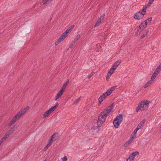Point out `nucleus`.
<instances>
[{"label":"nucleus","instance_id":"44","mask_svg":"<svg viewBox=\"0 0 161 161\" xmlns=\"http://www.w3.org/2000/svg\"><path fill=\"white\" fill-rule=\"evenodd\" d=\"M48 148L47 147H46V146L44 148L43 150L44 151H46L47 149Z\"/></svg>","mask_w":161,"mask_h":161},{"label":"nucleus","instance_id":"29","mask_svg":"<svg viewBox=\"0 0 161 161\" xmlns=\"http://www.w3.org/2000/svg\"><path fill=\"white\" fill-rule=\"evenodd\" d=\"M139 130L138 129V128H136V129L134 130V131L133 132V133L134 134V136L135 137L136 136V134L137 132V130Z\"/></svg>","mask_w":161,"mask_h":161},{"label":"nucleus","instance_id":"25","mask_svg":"<svg viewBox=\"0 0 161 161\" xmlns=\"http://www.w3.org/2000/svg\"><path fill=\"white\" fill-rule=\"evenodd\" d=\"M115 66L114 65V64H113L112 67H111V69H110V70L112 72H114V70L116 69L117 68L115 67Z\"/></svg>","mask_w":161,"mask_h":161},{"label":"nucleus","instance_id":"17","mask_svg":"<svg viewBox=\"0 0 161 161\" xmlns=\"http://www.w3.org/2000/svg\"><path fill=\"white\" fill-rule=\"evenodd\" d=\"M112 91L111 89L110 88L108 89L106 92L103 93L106 96H108L110 95L112 92Z\"/></svg>","mask_w":161,"mask_h":161},{"label":"nucleus","instance_id":"27","mask_svg":"<svg viewBox=\"0 0 161 161\" xmlns=\"http://www.w3.org/2000/svg\"><path fill=\"white\" fill-rule=\"evenodd\" d=\"M58 134L57 133H54L53 134L52 137L53 138V139H57L56 137L57 136H58Z\"/></svg>","mask_w":161,"mask_h":161},{"label":"nucleus","instance_id":"14","mask_svg":"<svg viewBox=\"0 0 161 161\" xmlns=\"http://www.w3.org/2000/svg\"><path fill=\"white\" fill-rule=\"evenodd\" d=\"M134 138L133 137H131L130 139L124 144V147H126L128 146L132 142Z\"/></svg>","mask_w":161,"mask_h":161},{"label":"nucleus","instance_id":"3","mask_svg":"<svg viewBox=\"0 0 161 161\" xmlns=\"http://www.w3.org/2000/svg\"><path fill=\"white\" fill-rule=\"evenodd\" d=\"M123 119V117L122 114H119L116 116L115 120L113 122L115 128H118L119 125L122 122Z\"/></svg>","mask_w":161,"mask_h":161},{"label":"nucleus","instance_id":"12","mask_svg":"<svg viewBox=\"0 0 161 161\" xmlns=\"http://www.w3.org/2000/svg\"><path fill=\"white\" fill-rule=\"evenodd\" d=\"M29 109V106H27L19 111L17 114H18L19 116L20 117L23 115Z\"/></svg>","mask_w":161,"mask_h":161},{"label":"nucleus","instance_id":"47","mask_svg":"<svg viewBox=\"0 0 161 161\" xmlns=\"http://www.w3.org/2000/svg\"><path fill=\"white\" fill-rule=\"evenodd\" d=\"M3 137L4 138V139H6L8 138L5 135Z\"/></svg>","mask_w":161,"mask_h":161},{"label":"nucleus","instance_id":"31","mask_svg":"<svg viewBox=\"0 0 161 161\" xmlns=\"http://www.w3.org/2000/svg\"><path fill=\"white\" fill-rule=\"evenodd\" d=\"M81 97H78V98L76 99L75 101V103H78L80 100Z\"/></svg>","mask_w":161,"mask_h":161},{"label":"nucleus","instance_id":"32","mask_svg":"<svg viewBox=\"0 0 161 161\" xmlns=\"http://www.w3.org/2000/svg\"><path fill=\"white\" fill-rule=\"evenodd\" d=\"M61 161H66L67 160V157L65 156L63 158H61Z\"/></svg>","mask_w":161,"mask_h":161},{"label":"nucleus","instance_id":"22","mask_svg":"<svg viewBox=\"0 0 161 161\" xmlns=\"http://www.w3.org/2000/svg\"><path fill=\"white\" fill-rule=\"evenodd\" d=\"M53 0H43L42 1V4L44 5L46 4L47 3L52 2Z\"/></svg>","mask_w":161,"mask_h":161},{"label":"nucleus","instance_id":"2","mask_svg":"<svg viewBox=\"0 0 161 161\" xmlns=\"http://www.w3.org/2000/svg\"><path fill=\"white\" fill-rule=\"evenodd\" d=\"M149 104V102L146 100H144L140 102L136 108V111L137 112H138L142 110H145L147 108Z\"/></svg>","mask_w":161,"mask_h":161},{"label":"nucleus","instance_id":"11","mask_svg":"<svg viewBox=\"0 0 161 161\" xmlns=\"http://www.w3.org/2000/svg\"><path fill=\"white\" fill-rule=\"evenodd\" d=\"M105 16V14H103L102 16H101L98 19L96 22L95 24L94 25V27L98 26L102 22L103 20L104 19Z\"/></svg>","mask_w":161,"mask_h":161},{"label":"nucleus","instance_id":"45","mask_svg":"<svg viewBox=\"0 0 161 161\" xmlns=\"http://www.w3.org/2000/svg\"><path fill=\"white\" fill-rule=\"evenodd\" d=\"M154 0H150L149 1V2L151 4H152Z\"/></svg>","mask_w":161,"mask_h":161},{"label":"nucleus","instance_id":"26","mask_svg":"<svg viewBox=\"0 0 161 161\" xmlns=\"http://www.w3.org/2000/svg\"><path fill=\"white\" fill-rule=\"evenodd\" d=\"M145 122V119H143L142 121H141L139 123V124L141 125L143 127V125L144 124V123Z\"/></svg>","mask_w":161,"mask_h":161},{"label":"nucleus","instance_id":"10","mask_svg":"<svg viewBox=\"0 0 161 161\" xmlns=\"http://www.w3.org/2000/svg\"><path fill=\"white\" fill-rule=\"evenodd\" d=\"M67 36L65 35L64 33L62 34L58 40L55 42V45L56 46L60 43L63 41V40Z\"/></svg>","mask_w":161,"mask_h":161},{"label":"nucleus","instance_id":"37","mask_svg":"<svg viewBox=\"0 0 161 161\" xmlns=\"http://www.w3.org/2000/svg\"><path fill=\"white\" fill-rule=\"evenodd\" d=\"M69 79H68L66 80V82L64 84L67 86L68 85V83H69Z\"/></svg>","mask_w":161,"mask_h":161},{"label":"nucleus","instance_id":"7","mask_svg":"<svg viewBox=\"0 0 161 161\" xmlns=\"http://www.w3.org/2000/svg\"><path fill=\"white\" fill-rule=\"evenodd\" d=\"M139 153L137 151L133 152L129 155L128 158L126 159L127 161H133L136 157L137 155L139 154Z\"/></svg>","mask_w":161,"mask_h":161},{"label":"nucleus","instance_id":"4","mask_svg":"<svg viewBox=\"0 0 161 161\" xmlns=\"http://www.w3.org/2000/svg\"><path fill=\"white\" fill-rule=\"evenodd\" d=\"M59 104L57 103L55 106L52 107L49 110L46 111L44 114L43 117L46 118L51 114L58 107Z\"/></svg>","mask_w":161,"mask_h":161},{"label":"nucleus","instance_id":"34","mask_svg":"<svg viewBox=\"0 0 161 161\" xmlns=\"http://www.w3.org/2000/svg\"><path fill=\"white\" fill-rule=\"evenodd\" d=\"M161 71L159 69H158V68H157L155 71V72L158 74Z\"/></svg>","mask_w":161,"mask_h":161},{"label":"nucleus","instance_id":"43","mask_svg":"<svg viewBox=\"0 0 161 161\" xmlns=\"http://www.w3.org/2000/svg\"><path fill=\"white\" fill-rule=\"evenodd\" d=\"M6 136H7V137L8 138V136L10 135L7 132L6 133V134H5Z\"/></svg>","mask_w":161,"mask_h":161},{"label":"nucleus","instance_id":"9","mask_svg":"<svg viewBox=\"0 0 161 161\" xmlns=\"http://www.w3.org/2000/svg\"><path fill=\"white\" fill-rule=\"evenodd\" d=\"M18 114H16L12 119L11 121L8 124V125L10 127L13 125L16 121L17 120L19 119L20 117Z\"/></svg>","mask_w":161,"mask_h":161},{"label":"nucleus","instance_id":"23","mask_svg":"<svg viewBox=\"0 0 161 161\" xmlns=\"http://www.w3.org/2000/svg\"><path fill=\"white\" fill-rule=\"evenodd\" d=\"M148 32H149V31H146V32H145V33H144V34H143L140 37V39H143L144 37H145L147 35V34L148 33Z\"/></svg>","mask_w":161,"mask_h":161},{"label":"nucleus","instance_id":"48","mask_svg":"<svg viewBox=\"0 0 161 161\" xmlns=\"http://www.w3.org/2000/svg\"><path fill=\"white\" fill-rule=\"evenodd\" d=\"M80 35H78L76 37H77V40L80 37Z\"/></svg>","mask_w":161,"mask_h":161},{"label":"nucleus","instance_id":"39","mask_svg":"<svg viewBox=\"0 0 161 161\" xmlns=\"http://www.w3.org/2000/svg\"><path fill=\"white\" fill-rule=\"evenodd\" d=\"M5 139H4V138L3 137L1 139V140L0 141V142H1L2 143L3 142H4L5 140Z\"/></svg>","mask_w":161,"mask_h":161},{"label":"nucleus","instance_id":"20","mask_svg":"<svg viewBox=\"0 0 161 161\" xmlns=\"http://www.w3.org/2000/svg\"><path fill=\"white\" fill-rule=\"evenodd\" d=\"M158 75L157 73L154 72L151 77V79L154 81V80L155 79Z\"/></svg>","mask_w":161,"mask_h":161},{"label":"nucleus","instance_id":"21","mask_svg":"<svg viewBox=\"0 0 161 161\" xmlns=\"http://www.w3.org/2000/svg\"><path fill=\"white\" fill-rule=\"evenodd\" d=\"M121 63V60H119L118 61H116L114 64L116 66L115 67L117 68L118 66Z\"/></svg>","mask_w":161,"mask_h":161},{"label":"nucleus","instance_id":"49","mask_svg":"<svg viewBox=\"0 0 161 161\" xmlns=\"http://www.w3.org/2000/svg\"><path fill=\"white\" fill-rule=\"evenodd\" d=\"M2 143L0 142V146L1 145Z\"/></svg>","mask_w":161,"mask_h":161},{"label":"nucleus","instance_id":"16","mask_svg":"<svg viewBox=\"0 0 161 161\" xmlns=\"http://www.w3.org/2000/svg\"><path fill=\"white\" fill-rule=\"evenodd\" d=\"M153 82V80L152 79L148 81L147 83L144 86V88H146L152 84Z\"/></svg>","mask_w":161,"mask_h":161},{"label":"nucleus","instance_id":"40","mask_svg":"<svg viewBox=\"0 0 161 161\" xmlns=\"http://www.w3.org/2000/svg\"><path fill=\"white\" fill-rule=\"evenodd\" d=\"M51 143H50V142H48V143L46 146V147H47L48 148V147L51 146Z\"/></svg>","mask_w":161,"mask_h":161},{"label":"nucleus","instance_id":"50","mask_svg":"<svg viewBox=\"0 0 161 161\" xmlns=\"http://www.w3.org/2000/svg\"><path fill=\"white\" fill-rule=\"evenodd\" d=\"M2 143L0 142V146L1 145Z\"/></svg>","mask_w":161,"mask_h":161},{"label":"nucleus","instance_id":"1","mask_svg":"<svg viewBox=\"0 0 161 161\" xmlns=\"http://www.w3.org/2000/svg\"><path fill=\"white\" fill-rule=\"evenodd\" d=\"M113 104H112L101 112L98 117V120L97 122L98 127H101L105 122L107 117L110 115L111 112L113 109Z\"/></svg>","mask_w":161,"mask_h":161},{"label":"nucleus","instance_id":"51","mask_svg":"<svg viewBox=\"0 0 161 161\" xmlns=\"http://www.w3.org/2000/svg\"><path fill=\"white\" fill-rule=\"evenodd\" d=\"M44 161H46V159L45 160H44Z\"/></svg>","mask_w":161,"mask_h":161},{"label":"nucleus","instance_id":"35","mask_svg":"<svg viewBox=\"0 0 161 161\" xmlns=\"http://www.w3.org/2000/svg\"><path fill=\"white\" fill-rule=\"evenodd\" d=\"M101 48L100 45L99 44H97L96 45V48L98 49H99Z\"/></svg>","mask_w":161,"mask_h":161},{"label":"nucleus","instance_id":"19","mask_svg":"<svg viewBox=\"0 0 161 161\" xmlns=\"http://www.w3.org/2000/svg\"><path fill=\"white\" fill-rule=\"evenodd\" d=\"M15 130V125L10 128V130H9L8 132H7L10 135L12 133H13Z\"/></svg>","mask_w":161,"mask_h":161},{"label":"nucleus","instance_id":"28","mask_svg":"<svg viewBox=\"0 0 161 161\" xmlns=\"http://www.w3.org/2000/svg\"><path fill=\"white\" fill-rule=\"evenodd\" d=\"M56 140V139H53V138L52 137L51 139L48 140V142H50V143H51L53 141H55Z\"/></svg>","mask_w":161,"mask_h":161},{"label":"nucleus","instance_id":"33","mask_svg":"<svg viewBox=\"0 0 161 161\" xmlns=\"http://www.w3.org/2000/svg\"><path fill=\"white\" fill-rule=\"evenodd\" d=\"M143 127V126L141 125H140L139 124L138 125L136 128H137L138 130L140 129H142Z\"/></svg>","mask_w":161,"mask_h":161},{"label":"nucleus","instance_id":"41","mask_svg":"<svg viewBox=\"0 0 161 161\" xmlns=\"http://www.w3.org/2000/svg\"><path fill=\"white\" fill-rule=\"evenodd\" d=\"M158 69H159L160 70H161V63L160 64V65L157 67Z\"/></svg>","mask_w":161,"mask_h":161},{"label":"nucleus","instance_id":"18","mask_svg":"<svg viewBox=\"0 0 161 161\" xmlns=\"http://www.w3.org/2000/svg\"><path fill=\"white\" fill-rule=\"evenodd\" d=\"M113 72L111 71L110 70H109L108 73L107 74V75L106 77V79L107 80H108L110 76H111L112 74L113 73Z\"/></svg>","mask_w":161,"mask_h":161},{"label":"nucleus","instance_id":"46","mask_svg":"<svg viewBox=\"0 0 161 161\" xmlns=\"http://www.w3.org/2000/svg\"><path fill=\"white\" fill-rule=\"evenodd\" d=\"M73 45L72 44H71L69 47V48H72L73 47Z\"/></svg>","mask_w":161,"mask_h":161},{"label":"nucleus","instance_id":"13","mask_svg":"<svg viewBox=\"0 0 161 161\" xmlns=\"http://www.w3.org/2000/svg\"><path fill=\"white\" fill-rule=\"evenodd\" d=\"M74 27V25H72L70 26L68 28L67 30L64 33L65 35L67 36L68 34L72 30Z\"/></svg>","mask_w":161,"mask_h":161},{"label":"nucleus","instance_id":"42","mask_svg":"<svg viewBox=\"0 0 161 161\" xmlns=\"http://www.w3.org/2000/svg\"><path fill=\"white\" fill-rule=\"evenodd\" d=\"M151 4H152L149 2L148 3L147 5V6L148 7H149L150 6Z\"/></svg>","mask_w":161,"mask_h":161},{"label":"nucleus","instance_id":"6","mask_svg":"<svg viewBox=\"0 0 161 161\" xmlns=\"http://www.w3.org/2000/svg\"><path fill=\"white\" fill-rule=\"evenodd\" d=\"M66 86V85H64V84H63L62 89L58 92L57 94V96L55 97V99H54L55 101L57 100L58 99L62 96L64 91L65 89Z\"/></svg>","mask_w":161,"mask_h":161},{"label":"nucleus","instance_id":"38","mask_svg":"<svg viewBox=\"0 0 161 161\" xmlns=\"http://www.w3.org/2000/svg\"><path fill=\"white\" fill-rule=\"evenodd\" d=\"M152 20V17H150L148 19H147L146 20H147V21L148 22V21L150 22Z\"/></svg>","mask_w":161,"mask_h":161},{"label":"nucleus","instance_id":"15","mask_svg":"<svg viewBox=\"0 0 161 161\" xmlns=\"http://www.w3.org/2000/svg\"><path fill=\"white\" fill-rule=\"evenodd\" d=\"M107 97L103 93L99 97L98 99L99 103L101 104L105 98Z\"/></svg>","mask_w":161,"mask_h":161},{"label":"nucleus","instance_id":"5","mask_svg":"<svg viewBox=\"0 0 161 161\" xmlns=\"http://www.w3.org/2000/svg\"><path fill=\"white\" fill-rule=\"evenodd\" d=\"M147 26V20H145L143 22H142L138 28L137 31L136 32V34H140L141 32L145 29Z\"/></svg>","mask_w":161,"mask_h":161},{"label":"nucleus","instance_id":"8","mask_svg":"<svg viewBox=\"0 0 161 161\" xmlns=\"http://www.w3.org/2000/svg\"><path fill=\"white\" fill-rule=\"evenodd\" d=\"M144 15V13H142V11H139L134 14V17L136 19H140L143 17Z\"/></svg>","mask_w":161,"mask_h":161},{"label":"nucleus","instance_id":"24","mask_svg":"<svg viewBox=\"0 0 161 161\" xmlns=\"http://www.w3.org/2000/svg\"><path fill=\"white\" fill-rule=\"evenodd\" d=\"M147 8V6H144L142 8V10L141 11H142V13H144V14H145L146 13Z\"/></svg>","mask_w":161,"mask_h":161},{"label":"nucleus","instance_id":"36","mask_svg":"<svg viewBox=\"0 0 161 161\" xmlns=\"http://www.w3.org/2000/svg\"><path fill=\"white\" fill-rule=\"evenodd\" d=\"M117 87L116 86H113V87H111L110 88L111 89V90L113 91Z\"/></svg>","mask_w":161,"mask_h":161},{"label":"nucleus","instance_id":"30","mask_svg":"<svg viewBox=\"0 0 161 161\" xmlns=\"http://www.w3.org/2000/svg\"><path fill=\"white\" fill-rule=\"evenodd\" d=\"M94 73V72H92L90 74V75L88 76V79H90L91 78V77L93 76Z\"/></svg>","mask_w":161,"mask_h":161}]
</instances>
